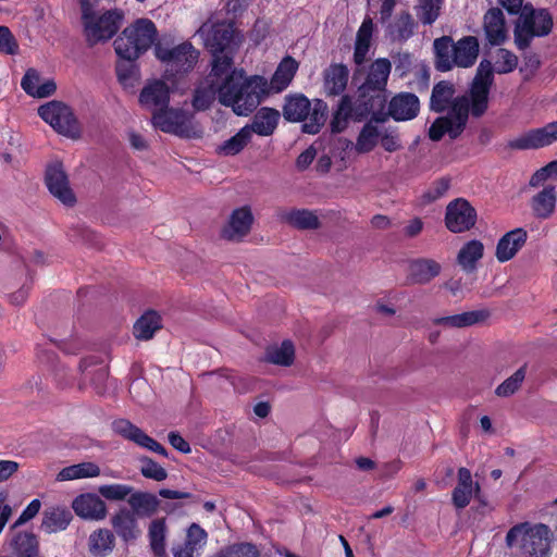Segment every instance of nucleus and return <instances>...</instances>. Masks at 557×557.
Wrapping results in <instances>:
<instances>
[{
  "instance_id": "f257e3e1",
  "label": "nucleus",
  "mask_w": 557,
  "mask_h": 557,
  "mask_svg": "<svg viewBox=\"0 0 557 557\" xmlns=\"http://www.w3.org/2000/svg\"><path fill=\"white\" fill-rule=\"evenodd\" d=\"M494 83V72H476L467 94L455 97V85L441 81L434 85L430 98V109L446 115L438 116L429 128V137L438 141L444 135L457 139L465 131L469 114L482 116L488 108V96Z\"/></svg>"
},
{
  "instance_id": "f03ea898",
  "label": "nucleus",
  "mask_w": 557,
  "mask_h": 557,
  "mask_svg": "<svg viewBox=\"0 0 557 557\" xmlns=\"http://www.w3.org/2000/svg\"><path fill=\"white\" fill-rule=\"evenodd\" d=\"M245 72H228L222 74L218 88L219 102L231 107L239 116L252 113L264 100L265 78L260 75L245 76Z\"/></svg>"
},
{
  "instance_id": "7ed1b4c3",
  "label": "nucleus",
  "mask_w": 557,
  "mask_h": 557,
  "mask_svg": "<svg viewBox=\"0 0 557 557\" xmlns=\"http://www.w3.org/2000/svg\"><path fill=\"white\" fill-rule=\"evenodd\" d=\"M354 81L360 79V74L364 72H356ZM364 82L358 87V101L351 104V117L355 121H362L369 114L372 120L383 122L385 117H380L385 107L386 97L384 95L389 72H366Z\"/></svg>"
},
{
  "instance_id": "20e7f679",
  "label": "nucleus",
  "mask_w": 557,
  "mask_h": 557,
  "mask_svg": "<svg viewBox=\"0 0 557 557\" xmlns=\"http://www.w3.org/2000/svg\"><path fill=\"white\" fill-rule=\"evenodd\" d=\"M283 117L287 122L302 124L306 134H318L326 121L327 104L321 99L312 102L302 94L285 96L282 108Z\"/></svg>"
},
{
  "instance_id": "39448f33",
  "label": "nucleus",
  "mask_w": 557,
  "mask_h": 557,
  "mask_svg": "<svg viewBox=\"0 0 557 557\" xmlns=\"http://www.w3.org/2000/svg\"><path fill=\"white\" fill-rule=\"evenodd\" d=\"M437 70H451L453 66L471 67L479 55V41L466 36L454 42L449 36L436 38L433 42Z\"/></svg>"
},
{
  "instance_id": "423d86ee",
  "label": "nucleus",
  "mask_w": 557,
  "mask_h": 557,
  "mask_svg": "<svg viewBox=\"0 0 557 557\" xmlns=\"http://www.w3.org/2000/svg\"><path fill=\"white\" fill-rule=\"evenodd\" d=\"M552 531L544 523L522 522L513 525L506 534V545L519 543L522 557H549Z\"/></svg>"
},
{
  "instance_id": "0eeeda50",
  "label": "nucleus",
  "mask_w": 557,
  "mask_h": 557,
  "mask_svg": "<svg viewBox=\"0 0 557 557\" xmlns=\"http://www.w3.org/2000/svg\"><path fill=\"white\" fill-rule=\"evenodd\" d=\"M189 88L186 72H163L160 78L149 79L139 94L141 107L152 112L168 108L171 94H184Z\"/></svg>"
},
{
  "instance_id": "6e6552de",
  "label": "nucleus",
  "mask_w": 557,
  "mask_h": 557,
  "mask_svg": "<svg viewBox=\"0 0 557 557\" xmlns=\"http://www.w3.org/2000/svg\"><path fill=\"white\" fill-rule=\"evenodd\" d=\"M157 27L148 18H138L127 26L114 40V50L120 59L135 61L157 42Z\"/></svg>"
},
{
  "instance_id": "1a4fd4ad",
  "label": "nucleus",
  "mask_w": 557,
  "mask_h": 557,
  "mask_svg": "<svg viewBox=\"0 0 557 557\" xmlns=\"http://www.w3.org/2000/svg\"><path fill=\"white\" fill-rule=\"evenodd\" d=\"M212 54V70H230L233 63L231 45L234 39L232 23H205L197 32Z\"/></svg>"
},
{
  "instance_id": "9d476101",
  "label": "nucleus",
  "mask_w": 557,
  "mask_h": 557,
  "mask_svg": "<svg viewBox=\"0 0 557 557\" xmlns=\"http://www.w3.org/2000/svg\"><path fill=\"white\" fill-rule=\"evenodd\" d=\"M153 54L165 66L177 70H193L199 59V51L191 42L175 44L171 36H162L157 40Z\"/></svg>"
},
{
  "instance_id": "9b49d317",
  "label": "nucleus",
  "mask_w": 557,
  "mask_h": 557,
  "mask_svg": "<svg viewBox=\"0 0 557 557\" xmlns=\"http://www.w3.org/2000/svg\"><path fill=\"white\" fill-rule=\"evenodd\" d=\"M552 26L553 20L548 11L531 9L528 12V7H524L515 28V41L518 48L525 49L535 36L549 34Z\"/></svg>"
},
{
  "instance_id": "f8f14e48",
  "label": "nucleus",
  "mask_w": 557,
  "mask_h": 557,
  "mask_svg": "<svg viewBox=\"0 0 557 557\" xmlns=\"http://www.w3.org/2000/svg\"><path fill=\"white\" fill-rule=\"evenodd\" d=\"M39 116L58 133L74 137L78 133L76 119L69 106L52 100L38 108Z\"/></svg>"
},
{
  "instance_id": "ddd939ff",
  "label": "nucleus",
  "mask_w": 557,
  "mask_h": 557,
  "mask_svg": "<svg viewBox=\"0 0 557 557\" xmlns=\"http://www.w3.org/2000/svg\"><path fill=\"white\" fill-rule=\"evenodd\" d=\"M84 35L89 45H96L104 38V12L98 0H79Z\"/></svg>"
},
{
  "instance_id": "4468645a",
  "label": "nucleus",
  "mask_w": 557,
  "mask_h": 557,
  "mask_svg": "<svg viewBox=\"0 0 557 557\" xmlns=\"http://www.w3.org/2000/svg\"><path fill=\"white\" fill-rule=\"evenodd\" d=\"M476 222V211L463 198L450 201L446 207L445 225L453 233L467 232Z\"/></svg>"
},
{
  "instance_id": "2eb2a0df",
  "label": "nucleus",
  "mask_w": 557,
  "mask_h": 557,
  "mask_svg": "<svg viewBox=\"0 0 557 557\" xmlns=\"http://www.w3.org/2000/svg\"><path fill=\"white\" fill-rule=\"evenodd\" d=\"M190 119L191 115L188 112L168 106V108L152 112L151 122L154 127L164 133L188 136Z\"/></svg>"
},
{
  "instance_id": "dca6fc26",
  "label": "nucleus",
  "mask_w": 557,
  "mask_h": 557,
  "mask_svg": "<svg viewBox=\"0 0 557 557\" xmlns=\"http://www.w3.org/2000/svg\"><path fill=\"white\" fill-rule=\"evenodd\" d=\"M46 184L51 195L64 206L72 207L75 205L76 197L70 186L67 175L62 164L53 163L48 166Z\"/></svg>"
},
{
  "instance_id": "f3484780",
  "label": "nucleus",
  "mask_w": 557,
  "mask_h": 557,
  "mask_svg": "<svg viewBox=\"0 0 557 557\" xmlns=\"http://www.w3.org/2000/svg\"><path fill=\"white\" fill-rule=\"evenodd\" d=\"M557 141V121L550 122L543 127L530 129L522 136L510 141L513 149L528 150L550 146Z\"/></svg>"
},
{
  "instance_id": "a211bd4d",
  "label": "nucleus",
  "mask_w": 557,
  "mask_h": 557,
  "mask_svg": "<svg viewBox=\"0 0 557 557\" xmlns=\"http://www.w3.org/2000/svg\"><path fill=\"white\" fill-rule=\"evenodd\" d=\"M113 431L124 438L134 442L136 445L168 457L166 449L156 440L147 435L141 429L125 419L115 420L112 423Z\"/></svg>"
},
{
  "instance_id": "6ab92c4d",
  "label": "nucleus",
  "mask_w": 557,
  "mask_h": 557,
  "mask_svg": "<svg viewBox=\"0 0 557 557\" xmlns=\"http://www.w3.org/2000/svg\"><path fill=\"white\" fill-rule=\"evenodd\" d=\"M228 72H209L205 79L196 87L191 104L196 111H206L213 103L215 96L219 97V86L222 82V74Z\"/></svg>"
},
{
  "instance_id": "aec40b11",
  "label": "nucleus",
  "mask_w": 557,
  "mask_h": 557,
  "mask_svg": "<svg viewBox=\"0 0 557 557\" xmlns=\"http://www.w3.org/2000/svg\"><path fill=\"white\" fill-rule=\"evenodd\" d=\"M253 216L248 207L235 209L228 223L222 228L221 236L231 242H239L251 228Z\"/></svg>"
},
{
  "instance_id": "412c9836",
  "label": "nucleus",
  "mask_w": 557,
  "mask_h": 557,
  "mask_svg": "<svg viewBox=\"0 0 557 557\" xmlns=\"http://www.w3.org/2000/svg\"><path fill=\"white\" fill-rule=\"evenodd\" d=\"M208 534L199 524L193 523L186 532L184 543L172 547L173 557H200Z\"/></svg>"
},
{
  "instance_id": "4be33fe9",
  "label": "nucleus",
  "mask_w": 557,
  "mask_h": 557,
  "mask_svg": "<svg viewBox=\"0 0 557 557\" xmlns=\"http://www.w3.org/2000/svg\"><path fill=\"white\" fill-rule=\"evenodd\" d=\"M419 110V98L411 92H400L394 96L388 104V114L395 121L412 120L418 115Z\"/></svg>"
},
{
  "instance_id": "5701e85b",
  "label": "nucleus",
  "mask_w": 557,
  "mask_h": 557,
  "mask_svg": "<svg viewBox=\"0 0 557 557\" xmlns=\"http://www.w3.org/2000/svg\"><path fill=\"white\" fill-rule=\"evenodd\" d=\"M528 239V233L522 227H517L507 232L497 243L496 259L499 262L511 260L517 252L524 246Z\"/></svg>"
},
{
  "instance_id": "b1692460",
  "label": "nucleus",
  "mask_w": 557,
  "mask_h": 557,
  "mask_svg": "<svg viewBox=\"0 0 557 557\" xmlns=\"http://www.w3.org/2000/svg\"><path fill=\"white\" fill-rule=\"evenodd\" d=\"M74 512L87 520H101L104 517V502L96 493H84L72 503Z\"/></svg>"
},
{
  "instance_id": "393cba45",
  "label": "nucleus",
  "mask_w": 557,
  "mask_h": 557,
  "mask_svg": "<svg viewBox=\"0 0 557 557\" xmlns=\"http://www.w3.org/2000/svg\"><path fill=\"white\" fill-rule=\"evenodd\" d=\"M480 492L479 483H474L472 474L467 468H459L458 470V482L451 493V500L457 509H463L469 504L473 496V493Z\"/></svg>"
},
{
  "instance_id": "a878e982",
  "label": "nucleus",
  "mask_w": 557,
  "mask_h": 557,
  "mask_svg": "<svg viewBox=\"0 0 557 557\" xmlns=\"http://www.w3.org/2000/svg\"><path fill=\"white\" fill-rule=\"evenodd\" d=\"M21 86L33 98H46L57 90L55 82L52 78L41 76L40 72H26Z\"/></svg>"
},
{
  "instance_id": "bb28decb",
  "label": "nucleus",
  "mask_w": 557,
  "mask_h": 557,
  "mask_svg": "<svg viewBox=\"0 0 557 557\" xmlns=\"http://www.w3.org/2000/svg\"><path fill=\"white\" fill-rule=\"evenodd\" d=\"M280 111L274 108L263 107L253 115L250 125L245 127L249 129L250 135L271 136L276 129L280 121Z\"/></svg>"
},
{
  "instance_id": "cd10ccee",
  "label": "nucleus",
  "mask_w": 557,
  "mask_h": 557,
  "mask_svg": "<svg viewBox=\"0 0 557 557\" xmlns=\"http://www.w3.org/2000/svg\"><path fill=\"white\" fill-rule=\"evenodd\" d=\"M557 191L555 186L547 185L541 191L535 194L531 200L530 206L533 215L540 220L549 219L556 209Z\"/></svg>"
},
{
  "instance_id": "c85d7f7f",
  "label": "nucleus",
  "mask_w": 557,
  "mask_h": 557,
  "mask_svg": "<svg viewBox=\"0 0 557 557\" xmlns=\"http://www.w3.org/2000/svg\"><path fill=\"white\" fill-rule=\"evenodd\" d=\"M484 33L491 45H500L507 38L505 16L500 9L492 8L484 15Z\"/></svg>"
},
{
  "instance_id": "c756f323",
  "label": "nucleus",
  "mask_w": 557,
  "mask_h": 557,
  "mask_svg": "<svg viewBox=\"0 0 557 557\" xmlns=\"http://www.w3.org/2000/svg\"><path fill=\"white\" fill-rule=\"evenodd\" d=\"M441 264L433 259H416L409 264L408 280L412 284H428L441 273Z\"/></svg>"
},
{
  "instance_id": "7c9ffc66",
  "label": "nucleus",
  "mask_w": 557,
  "mask_h": 557,
  "mask_svg": "<svg viewBox=\"0 0 557 557\" xmlns=\"http://www.w3.org/2000/svg\"><path fill=\"white\" fill-rule=\"evenodd\" d=\"M490 317L488 310H474L462 312L459 314L434 318L431 320L434 325H443L445 327H466L484 322Z\"/></svg>"
},
{
  "instance_id": "2f4dec72",
  "label": "nucleus",
  "mask_w": 557,
  "mask_h": 557,
  "mask_svg": "<svg viewBox=\"0 0 557 557\" xmlns=\"http://www.w3.org/2000/svg\"><path fill=\"white\" fill-rule=\"evenodd\" d=\"M374 30V23L367 16L362 21L355 41L354 61L356 65H362L367 60L371 48V40Z\"/></svg>"
},
{
  "instance_id": "473e14b6",
  "label": "nucleus",
  "mask_w": 557,
  "mask_h": 557,
  "mask_svg": "<svg viewBox=\"0 0 557 557\" xmlns=\"http://www.w3.org/2000/svg\"><path fill=\"white\" fill-rule=\"evenodd\" d=\"M101 467L92 461H84L62 468L55 475L57 482L97 478Z\"/></svg>"
},
{
  "instance_id": "72a5a7b5",
  "label": "nucleus",
  "mask_w": 557,
  "mask_h": 557,
  "mask_svg": "<svg viewBox=\"0 0 557 557\" xmlns=\"http://www.w3.org/2000/svg\"><path fill=\"white\" fill-rule=\"evenodd\" d=\"M10 547L16 557H45L40 553L39 540L32 532H17L13 535Z\"/></svg>"
},
{
  "instance_id": "f704fd0d",
  "label": "nucleus",
  "mask_w": 557,
  "mask_h": 557,
  "mask_svg": "<svg viewBox=\"0 0 557 557\" xmlns=\"http://www.w3.org/2000/svg\"><path fill=\"white\" fill-rule=\"evenodd\" d=\"M135 513L127 508H122L120 511L113 516L111 523L115 531V533L122 537L124 542H129L135 540L140 531L137 527Z\"/></svg>"
},
{
  "instance_id": "c9c22d12",
  "label": "nucleus",
  "mask_w": 557,
  "mask_h": 557,
  "mask_svg": "<svg viewBox=\"0 0 557 557\" xmlns=\"http://www.w3.org/2000/svg\"><path fill=\"white\" fill-rule=\"evenodd\" d=\"M72 520L70 510L65 507H50L44 511L41 529L46 533H57L65 530Z\"/></svg>"
},
{
  "instance_id": "e433bc0d",
  "label": "nucleus",
  "mask_w": 557,
  "mask_h": 557,
  "mask_svg": "<svg viewBox=\"0 0 557 557\" xmlns=\"http://www.w3.org/2000/svg\"><path fill=\"white\" fill-rule=\"evenodd\" d=\"M417 23L410 12L401 11L387 26V33L394 41H407L414 34Z\"/></svg>"
},
{
  "instance_id": "4c0bfd02",
  "label": "nucleus",
  "mask_w": 557,
  "mask_h": 557,
  "mask_svg": "<svg viewBox=\"0 0 557 557\" xmlns=\"http://www.w3.org/2000/svg\"><path fill=\"white\" fill-rule=\"evenodd\" d=\"M162 327L161 315L154 310H147L134 324L133 334L139 341L151 339Z\"/></svg>"
},
{
  "instance_id": "58836bf2",
  "label": "nucleus",
  "mask_w": 557,
  "mask_h": 557,
  "mask_svg": "<svg viewBox=\"0 0 557 557\" xmlns=\"http://www.w3.org/2000/svg\"><path fill=\"white\" fill-rule=\"evenodd\" d=\"M132 513L135 517H151L159 507V500L156 495L147 492H134L127 498Z\"/></svg>"
},
{
  "instance_id": "ea45409f",
  "label": "nucleus",
  "mask_w": 557,
  "mask_h": 557,
  "mask_svg": "<svg viewBox=\"0 0 557 557\" xmlns=\"http://www.w3.org/2000/svg\"><path fill=\"white\" fill-rule=\"evenodd\" d=\"M484 246L478 239L465 244L457 256L458 264L463 271L470 273L475 270L476 262L483 257Z\"/></svg>"
},
{
  "instance_id": "a19ab883",
  "label": "nucleus",
  "mask_w": 557,
  "mask_h": 557,
  "mask_svg": "<svg viewBox=\"0 0 557 557\" xmlns=\"http://www.w3.org/2000/svg\"><path fill=\"white\" fill-rule=\"evenodd\" d=\"M282 218L298 230H317L321 224L318 215L308 209H294L284 213Z\"/></svg>"
},
{
  "instance_id": "79ce46f5",
  "label": "nucleus",
  "mask_w": 557,
  "mask_h": 557,
  "mask_svg": "<svg viewBox=\"0 0 557 557\" xmlns=\"http://www.w3.org/2000/svg\"><path fill=\"white\" fill-rule=\"evenodd\" d=\"M165 537L166 524L165 519H154L151 521L148 530V539L151 550L156 557H165Z\"/></svg>"
},
{
  "instance_id": "37998d69",
  "label": "nucleus",
  "mask_w": 557,
  "mask_h": 557,
  "mask_svg": "<svg viewBox=\"0 0 557 557\" xmlns=\"http://www.w3.org/2000/svg\"><path fill=\"white\" fill-rule=\"evenodd\" d=\"M295 349L290 341H284L281 346L269 347L264 360L269 363L288 367L294 362Z\"/></svg>"
},
{
  "instance_id": "c03bdc74",
  "label": "nucleus",
  "mask_w": 557,
  "mask_h": 557,
  "mask_svg": "<svg viewBox=\"0 0 557 557\" xmlns=\"http://www.w3.org/2000/svg\"><path fill=\"white\" fill-rule=\"evenodd\" d=\"M382 129L372 123H366L361 128L355 145V149L359 153H367L374 149L380 139Z\"/></svg>"
},
{
  "instance_id": "a18cd8bd",
  "label": "nucleus",
  "mask_w": 557,
  "mask_h": 557,
  "mask_svg": "<svg viewBox=\"0 0 557 557\" xmlns=\"http://www.w3.org/2000/svg\"><path fill=\"white\" fill-rule=\"evenodd\" d=\"M443 0H418L416 15L423 25H432L441 13Z\"/></svg>"
},
{
  "instance_id": "49530a36",
  "label": "nucleus",
  "mask_w": 557,
  "mask_h": 557,
  "mask_svg": "<svg viewBox=\"0 0 557 557\" xmlns=\"http://www.w3.org/2000/svg\"><path fill=\"white\" fill-rule=\"evenodd\" d=\"M350 117L351 100L349 96H343L331 120L330 126L332 133H342L347 127Z\"/></svg>"
},
{
  "instance_id": "de8ad7c7",
  "label": "nucleus",
  "mask_w": 557,
  "mask_h": 557,
  "mask_svg": "<svg viewBox=\"0 0 557 557\" xmlns=\"http://www.w3.org/2000/svg\"><path fill=\"white\" fill-rule=\"evenodd\" d=\"M527 375V363H524L522 367H520L513 374H511L509 377H507L502 384H499L496 389L495 394L498 397H509L517 393Z\"/></svg>"
},
{
  "instance_id": "09e8293b",
  "label": "nucleus",
  "mask_w": 557,
  "mask_h": 557,
  "mask_svg": "<svg viewBox=\"0 0 557 557\" xmlns=\"http://www.w3.org/2000/svg\"><path fill=\"white\" fill-rule=\"evenodd\" d=\"M250 140L251 135L249 129L244 126L234 136L225 140L219 150L224 156H235L239 153Z\"/></svg>"
},
{
  "instance_id": "8fccbe9b",
  "label": "nucleus",
  "mask_w": 557,
  "mask_h": 557,
  "mask_svg": "<svg viewBox=\"0 0 557 557\" xmlns=\"http://www.w3.org/2000/svg\"><path fill=\"white\" fill-rule=\"evenodd\" d=\"M349 72H326L324 77V90L327 96H338L347 87Z\"/></svg>"
},
{
  "instance_id": "3c124183",
  "label": "nucleus",
  "mask_w": 557,
  "mask_h": 557,
  "mask_svg": "<svg viewBox=\"0 0 557 557\" xmlns=\"http://www.w3.org/2000/svg\"><path fill=\"white\" fill-rule=\"evenodd\" d=\"M210 557H260V553L250 543H238L226 546Z\"/></svg>"
},
{
  "instance_id": "603ef678",
  "label": "nucleus",
  "mask_w": 557,
  "mask_h": 557,
  "mask_svg": "<svg viewBox=\"0 0 557 557\" xmlns=\"http://www.w3.org/2000/svg\"><path fill=\"white\" fill-rule=\"evenodd\" d=\"M81 369L86 380L92 382L100 381L103 375L101 356L91 355L84 358L81 363Z\"/></svg>"
},
{
  "instance_id": "864d4df0",
  "label": "nucleus",
  "mask_w": 557,
  "mask_h": 557,
  "mask_svg": "<svg viewBox=\"0 0 557 557\" xmlns=\"http://www.w3.org/2000/svg\"><path fill=\"white\" fill-rule=\"evenodd\" d=\"M295 72H274L270 82L265 79L264 99L271 94L286 89L294 78Z\"/></svg>"
},
{
  "instance_id": "5fc2aeb1",
  "label": "nucleus",
  "mask_w": 557,
  "mask_h": 557,
  "mask_svg": "<svg viewBox=\"0 0 557 557\" xmlns=\"http://www.w3.org/2000/svg\"><path fill=\"white\" fill-rule=\"evenodd\" d=\"M140 473L147 479L161 482L168 478L166 470L149 457H141Z\"/></svg>"
},
{
  "instance_id": "6e6d98bb",
  "label": "nucleus",
  "mask_w": 557,
  "mask_h": 557,
  "mask_svg": "<svg viewBox=\"0 0 557 557\" xmlns=\"http://www.w3.org/2000/svg\"><path fill=\"white\" fill-rule=\"evenodd\" d=\"M449 187L450 180L447 177H441L434 181L422 195L423 203H431L442 198L443 196L446 195Z\"/></svg>"
},
{
  "instance_id": "4d7b16f0",
  "label": "nucleus",
  "mask_w": 557,
  "mask_h": 557,
  "mask_svg": "<svg viewBox=\"0 0 557 557\" xmlns=\"http://www.w3.org/2000/svg\"><path fill=\"white\" fill-rule=\"evenodd\" d=\"M133 494V487L126 484H107V500H124Z\"/></svg>"
},
{
  "instance_id": "13d9d810",
  "label": "nucleus",
  "mask_w": 557,
  "mask_h": 557,
  "mask_svg": "<svg viewBox=\"0 0 557 557\" xmlns=\"http://www.w3.org/2000/svg\"><path fill=\"white\" fill-rule=\"evenodd\" d=\"M17 44L11 30L7 26L0 25V51L13 54L17 51Z\"/></svg>"
},
{
  "instance_id": "bf43d9fd",
  "label": "nucleus",
  "mask_w": 557,
  "mask_h": 557,
  "mask_svg": "<svg viewBox=\"0 0 557 557\" xmlns=\"http://www.w3.org/2000/svg\"><path fill=\"white\" fill-rule=\"evenodd\" d=\"M41 508V503L39 499H33L27 507L22 511L17 520L13 523L12 528H18L27 521L32 520L37 516Z\"/></svg>"
},
{
  "instance_id": "052dcab7",
  "label": "nucleus",
  "mask_w": 557,
  "mask_h": 557,
  "mask_svg": "<svg viewBox=\"0 0 557 557\" xmlns=\"http://www.w3.org/2000/svg\"><path fill=\"white\" fill-rule=\"evenodd\" d=\"M124 20L121 10L107 11V39L111 38L120 28Z\"/></svg>"
},
{
  "instance_id": "680f3d73",
  "label": "nucleus",
  "mask_w": 557,
  "mask_h": 557,
  "mask_svg": "<svg viewBox=\"0 0 557 557\" xmlns=\"http://www.w3.org/2000/svg\"><path fill=\"white\" fill-rule=\"evenodd\" d=\"M380 141L382 147L388 152L397 151L401 147L397 134L388 129H382Z\"/></svg>"
},
{
  "instance_id": "e2e57ef3",
  "label": "nucleus",
  "mask_w": 557,
  "mask_h": 557,
  "mask_svg": "<svg viewBox=\"0 0 557 557\" xmlns=\"http://www.w3.org/2000/svg\"><path fill=\"white\" fill-rule=\"evenodd\" d=\"M392 63L396 70H408L411 66L418 67L414 64V58L409 52H398L392 57Z\"/></svg>"
},
{
  "instance_id": "0e129e2a",
  "label": "nucleus",
  "mask_w": 557,
  "mask_h": 557,
  "mask_svg": "<svg viewBox=\"0 0 557 557\" xmlns=\"http://www.w3.org/2000/svg\"><path fill=\"white\" fill-rule=\"evenodd\" d=\"M89 550L95 556H102L104 554V536L102 530H98L89 536Z\"/></svg>"
},
{
  "instance_id": "69168bd1",
  "label": "nucleus",
  "mask_w": 557,
  "mask_h": 557,
  "mask_svg": "<svg viewBox=\"0 0 557 557\" xmlns=\"http://www.w3.org/2000/svg\"><path fill=\"white\" fill-rule=\"evenodd\" d=\"M119 82L125 89L135 88L140 81V72H117Z\"/></svg>"
},
{
  "instance_id": "338daca9",
  "label": "nucleus",
  "mask_w": 557,
  "mask_h": 557,
  "mask_svg": "<svg viewBox=\"0 0 557 557\" xmlns=\"http://www.w3.org/2000/svg\"><path fill=\"white\" fill-rule=\"evenodd\" d=\"M315 154H317V151L313 147L307 148L305 151H302L298 156V158L296 160L297 168L301 171L306 170L314 160Z\"/></svg>"
},
{
  "instance_id": "774afa93",
  "label": "nucleus",
  "mask_w": 557,
  "mask_h": 557,
  "mask_svg": "<svg viewBox=\"0 0 557 557\" xmlns=\"http://www.w3.org/2000/svg\"><path fill=\"white\" fill-rule=\"evenodd\" d=\"M170 444L183 454L190 453L189 444L176 432H170L168 435Z\"/></svg>"
}]
</instances>
